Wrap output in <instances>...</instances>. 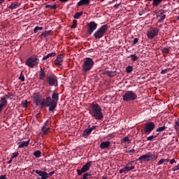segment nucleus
Here are the masks:
<instances>
[{
    "label": "nucleus",
    "instance_id": "1",
    "mask_svg": "<svg viewBox=\"0 0 179 179\" xmlns=\"http://www.w3.org/2000/svg\"><path fill=\"white\" fill-rule=\"evenodd\" d=\"M90 114L95 118V120H101L103 118V113H101V107L99 104L92 103L90 108Z\"/></svg>",
    "mask_w": 179,
    "mask_h": 179
},
{
    "label": "nucleus",
    "instance_id": "2",
    "mask_svg": "<svg viewBox=\"0 0 179 179\" xmlns=\"http://www.w3.org/2000/svg\"><path fill=\"white\" fill-rule=\"evenodd\" d=\"M158 156L156 155L147 154L144 155H141L139 158L136 160L131 161L127 164V166H131L132 163H135V162H140V163H143V162H152V160H156Z\"/></svg>",
    "mask_w": 179,
    "mask_h": 179
},
{
    "label": "nucleus",
    "instance_id": "3",
    "mask_svg": "<svg viewBox=\"0 0 179 179\" xmlns=\"http://www.w3.org/2000/svg\"><path fill=\"white\" fill-rule=\"evenodd\" d=\"M43 107H49V111H55L57 108V102L52 100L51 96H48L45 99H43L42 108Z\"/></svg>",
    "mask_w": 179,
    "mask_h": 179
},
{
    "label": "nucleus",
    "instance_id": "4",
    "mask_svg": "<svg viewBox=\"0 0 179 179\" xmlns=\"http://www.w3.org/2000/svg\"><path fill=\"white\" fill-rule=\"evenodd\" d=\"M94 66V62L93 59L90 57H86L84 63L82 65L83 72H89L92 68Z\"/></svg>",
    "mask_w": 179,
    "mask_h": 179
},
{
    "label": "nucleus",
    "instance_id": "5",
    "mask_svg": "<svg viewBox=\"0 0 179 179\" xmlns=\"http://www.w3.org/2000/svg\"><path fill=\"white\" fill-rule=\"evenodd\" d=\"M108 30V25L104 24L101 26L94 34V37H95L96 39L101 38L104 34L107 32Z\"/></svg>",
    "mask_w": 179,
    "mask_h": 179
},
{
    "label": "nucleus",
    "instance_id": "6",
    "mask_svg": "<svg viewBox=\"0 0 179 179\" xmlns=\"http://www.w3.org/2000/svg\"><path fill=\"white\" fill-rule=\"evenodd\" d=\"M138 96L133 91H127L123 95L124 101H133V100H136Z\"/></svg>",
    "mask_w": 179,
    "mask_h": 179
},
{
    "label": "nucleus",
    "instance_id": "7",
    "mask_svg": "<svg viewBox=\"0 0 179 179\" xmlns=\"http://www.w3.org/2000/svg\"><path fill=\"white\" fill-rule=\"evenodd\" d=\"M40 62V59L37 58V56L31 57L27 59L25 64L29 68H34L38 65Z\"/></svg>",
    "mask_w": 179,
    "mask_h": 179
},
{
    "label": "nucleus",
    "instance_id": "8",
    "mask_svg": "<svg viewBox=\"0 0 179 179\" xmlns=\"http://www.w3.org/2000/svg\"><path fill=\"white\" fill-rule=\"evenodd\" d=\"M92 164H93V162L92 161H90L87 162L81 168V169H77L78 176H82L83 173H86L87 171H89L90 170V167L92 166Z\"/></svg>",
    "mask_w": 179,
    "mask_h": 179
},
{
    "label": "nucleus",
    "instance_id": "9",
    "mask_svg": "<svg viewBox=\"0 0 179 179\" xmlns=\"http://www.w3.org/2000/svg\"><path fill=\"white\" fill-rule=\"evenodd\" d=\"M32 173H36V174H38L40 177H42V179H47V178H50V177L52 176L55 173V171H51L48 173L43 171L33 170Z\"/></svg>",
    "mask_w": 179,
    "mask_h": 179
},
{
    "label": "nucleus",
    "instance_id": "10",
    "mask_svg": "<svg viewBox=\"0 0 179 179\" xmlns=\"http://www.w3.org/2000/svg\"><path fill=\"white\" fill-rule=\"evenodd\" d=\"M156 124L152 122L145 123L144 134H150L155 129Z\"/></svg>",
    "mask_w": 179,
    "mask_h": 179
},
{
    "label": "nucleus",
    "instance_id": "11",
    "mask_svg": "<svg viewBox=\"0 0 179 179\" xmlns=\"http://www.w3.org/2000/svg\"><path fill=\"white\" fill-rule=\"evenodd\" d=\"M43 96L40 94V93L35 94L33 99V103L34 104H36V106H43Z\"/></svg>",
    "mask_w": 179,
    "mask_h": 179
},
{
    "label": "nucleus",
    "instance_id": "12",
    "mask_svg": "<svg viewBox=\"0 0 179 179\" xmlns=\"http://www.w3.org/2000/svg\"><path fill=\"white\" fill-rule=\"evenodd\" d=\"M159 34V28L157 27H152L147 34L148 38H154Z\"/></svg>",
    "mask_w": 179,
    "mask_h": 179
},
{
    "label": "nucleus",
    "instance_id": "13",
    "mask_svg": "<svg viewBox=\"0 0 179 179\" xmlns=\"http://www.w3.org/2000/svg\"><path fill=\"white\" fill-rule=\"evenodd\" d=\"M46 81L50 86H57L58 85V80L55 76H48Z\"/></svg>",
    "mask_w": 179,
    "mask_h": 179
},
{
    "label": "nucleus",
    "instance_id": "14",
    "mask_svg": "<svg viewBox=\"0 0 179 179\" xmlns=\"http://www.w3.org/2000/svg\"><path fill=\"white\" fill-rule=\"evenodd\" d=\"M88 27L87 34H92L96 29H97V24L94 22V21H92L87 24Z\"/></svg>",
    "mask_w": 179,
    "mask_h": 179
},
{
    "label": "nucleus",
    "instance_id": "15",
    "mask_svg": "<svg viewBox=\"0 0 179 179\" xmlns=\"http://www.w3.org/2000/svg\"><path fill=\"white\" fill-rule=\"evenodd\" d=\"M64 61V56L62 55H59L57 59L55 60V65L57 66H61L62 65V62Z\"/></svg>",
    "mask_w": 179,
    "mask_h": 179
},
{
    "label": "nucleus",
    "instance_id": "16",
    "mask_svg": "<svg viewBox=\"0 0 179 179\" xmlns=\"http://www.w3.org/2000/svg\"><path fill=\"white\" fill-rule=\"evenodd\" d=\"M105 75L109 76L110 78H114V76H117V71H110L108 70H106L104 71Z\"/></svg>",
    "mask_w": 179,
    "mask_h": 179
},
{
    "label": "nucleus",
    "instance_id": "17",
    "mask_svg": "<svg viewBox=\"0 0 179 179\" xmlns=\"http://www.w3.org/2000/svg\"><path fill=\"white\" fill-rule=\"evenodd\" d=\"M111 143L110 141H103L100 144L101 149H106V148H110Z\"/></svg>",
    "mask_w": 179,
    "mask_h": 179
},
{
    "label": "nucleus",
    "instance_id": "18",
    "mask_svg": "<svg viewBox=\"0 0 179 179\" xmlns=\"http://www.w3.org/2000/svg\"><path fill=\"white\" fill-rule=\"evenodd\" d=\"M52 100L55 101L56 104H58V101L59 100V94H58L57 92H54L52 94Z\"/></svg>",
    "mask_w": 179,
    "mask_h": 179
},
{
    "label": "nucleus",
    "instance_id": "19",
    "mask_svg": "<svg viewBox=\"0 0 179 179\" xmlns=\"http://www.w3.org/2000/svg\"><path fill=\"white\" fill-rule=\"evenodd\" d=\"M29 143H30V140H28L27 141H22L18 143V148H22L24 147L29 146Z\"/></svg>",
    "mask_w": 179,
    "mask_h": 179
},
{
    "label": "nucleus",
    "instance_id": "20",
    "mask_svg": "<svg viewBox=\"0 0 179 179\" xmlns=\"http://www.w3.org/2000/svg\"><path fill=\"white\" fill-rule=\"evenodd\" d=\"M21 5V3L19 1H15L9 6V9H16V8H19V6Z\"/></svg>",
    "mask_w": 179,
    "mask_h": 179
},
{
    "label": "nucleus",
    "instance_id": "21",
    "mask_svg": "<svg viewBox=\"0 0 179 179\" xmlns=\"http://www.w3.org/2000/svg\"><path fill=\"white\" fill-rule=\"evenodd\" d=\"M41 131L43 134V135H47V134H48L50 132V127H47V125H44Z\"/></svg>",
    "mask_w": 179,
    "mask_h": 179
},
{
    "label": "nucleus",
    "instance_id": "22",
    "mask_svg": "<svg viewBox=\"0 0 179 179\" xmlns=\"http://www.w3.org/2000/svg\"><path fill=\"white\" fill-rule=\"evenodd\" d=\"M90 3V1H80L78 3V6H86L87 5H89Z\"/></svg>",
    "mask_w": 179,
    "mask_h": 179
},
{
    "label": "nucleus",
    "instance_id": "23",
    "mask_svg": "<svg viewBox=\"0 0 179 179\" xmlns=\"http://www.w3.org/2000/svg\"><path fill=\"white\" fill-rule=\"evenodd\" d=\"M90 134H92V129H86L84 130V131L83 133V137L89 136L90 135Z\"/></svg>",
    "mask_w": 179,
    "mask_h": 179
},
{
    "label": "nucleus",
    "instance_id": "24",
    "mask_svg": "<svg viewBox=\"0 0 179 179\" xmlns=\"http://www.w3.org/2000/svg\"><path fill=\"white\" fill-rule=\"evenodd\" d=\"M40 79L43 80L44 78H45V72H44V69H41L39 71Z\"/></svg>",
    "mask_w": 179,
    "mask_h": 179
},
{
    "label": "nucleus",
    "instance_id": "25",
    "mask_svg": "<svg viewBox=\"0 0 179 179\" xmlns=\"http://www.w3.org/2000/svg\"><path fill=\"white\" fill-rule=\"evenodd\" d=\"M55 52L48 53L46 56L43 57V60L48 59V58H51L52 57H55Z\"/></svg>",
    "mask_w": 179,
    "mask_h": 179
},
{
    "label": "nucleus",
    "instance_id": "26",
    "mask_svg": "<svg viewBox=\"0 0 179 179\" xmlns=\"http://www.w3.org/2000/svg\"><path fill=\"white\" fill-rule=\"evenodd\" d=\"M7 104H8V101L5 99V98L1 97L0 100V105L4 107V106H6Z\"/></svg>",
    "mask_w": 179,
    "mask_h": 179
},
{
    "label": "nucleus",
    "instance_id": "27",
    "mask_svg": "<svg viewBox=\"0 0 179 179\" xmlns=\"http://www.w3.org/2000/svg\"><path fill=\"white\" fill-rule=\"evenodd\" d=\"M173 128L176 129V131H179V118H178L176 121H175V124L173 126Z\"/></svg>",
    "mask_w": 179,
    "mask_h": 179
},
{
    "label": "nucleus",
    "instance_id": "28",
    "mask_svg": "<svg viewBox=\"0 0 179 179\" xmlns=\"http://www.w3.org/2000/svg\"><path fill=\"white\" fill-rule=\"evenodd\" d=\"M169 163V162H170V159H161L159 162H158V166H160L161 164H163V163L166 162Z\"/></svg>",
    "mask_w": 179,
    "mask_h": 179
},
{
    "label": "nucleus",
    "instance_id": "29",
    "mask_svg": "<svg viewBox=\"0 0 179 179\" xmlns=\"http://www.w3.org/2000/svg\"><path fill=\"white\" fill-rule=\"evenodd\" d=\"M82 15H83V11L78 12L74 15L73 18L79 19Z\"/></svg>",
    "mask_w": 179,
    "mask_h": 179
},
{
    "label": "nucleus",
    "instance_id": "30",
    "mask_svg": "<svg viewBox=\"0 0 179 179\" xmlns=\"http://www.w3.org/2000/svg\"><path fill=\"white\" fill-rule=\"evenodd\" d=\"M124 169V172L126 173V171H131V170H134L135 169L134 166H124L123 167Z\"/></svg>",
    "mask_w": 179,
    "mask_h": 179
},
{
    "label": "nucleus",
    "instance_id": "31",
    "mask_svg": "<svg viewBox=\"0 0 179 179\" xmlns=\"http://www.w3.org/2000/svg\"><path fill=\"white\" fill-rule=\"evenodd\" d=\"M45 37H48V31H45L40 36V38H45Z\"/></svg>",
    "mask_w": 179,
    "mask_h": 179
},
{
    "label": "nucleus",
    "instance_id": "32",
    "mask_svg": "<svg viewBox=\"0 0 179 179\" xmlns=\"http://www.w3.org/2000/svg\"><path fill=\"white\" fill-rule=\"evenodd\" d=\"M45 8H49V9H57V4H55V5H50V4H47L45 6Z\"/></svg>",
    "mask_w": 179,
    "mask_h": 179
},
{
    "label": "nucleus",
    "instance_id": "33",
    "mask_svg": "<svg viewBox=\"0 0 179 179\" xmlns=\"http://www.w3.org/2000/svg\"><path fill=\"white\" fill-rule=\"evenodd\" d=\"M90 178H92V174L89 173H85L83 176V179H90Z\"/></svg>",
    "mask_w": 179,
    "mask_h": 179
},
{
    "label": "nucleus",
    "instance_id": "34",
    "mask_svg": "<svg viewBox=\"0 0 179 179\" xmlns=\"http://www.w3.org/2000/svg\"><path fill=\"white\" fill-rule=\"evenodd\" d=\"M129 58H131L132 61H138L139 59V57L136 55H131Z\"/></svg>",
    "mask_w": 179,
    "mask_h": 179
},
{
    "label": "nucleus",
    "instance_id": "35",
    "mask_svg": "<svg viewBox=\"0 0 179 179\" xmlns=\"http://www.w3.org/2000/svg\"><path fill=\"white\" fill-rule=\"evenodd\" d=\"M34 156L35 157H41V151L40 150H36L34 152Z\"/></svg>",
    "mask_w": 179,
    "mask_h": 179
},
{
    "label": "nucleus",
    "instance_id": "36",
    "mask_svg": "<svg viewBox=\"0 0 179 179\" xmlns=\"http://www.w3.org/2000/svg\"><path fill=\"white\" fill-rule=\"evenodd\" d=\"M166 128L167 127H166V126L159 127L156 129V132H163V131H165Z\"/></svg>",
    "mask_w": 179,
    "mask_h": 179
},
{
    "label": "nucleus",
    "instance_id": "37",
    "mask_svg": "<svg viewBox=\"0 0 179 179\" xmlns=\"http://www.w3.org/2000/svg\"><path fill=\"white\" fill-rule=\"evenodd\" d=\"M132 71H134V67L132 66H129L126 69V72L127 73H131V72H132Z\"/></svg>",
    "mask_w": 179,
    "mask_h": 179
},
{
    "label": "nucleus",
    "instance_id": "38",
    "mask_svg": "<svg viewBox=\"0 0 179 179\" xmlns=\"http://www.w3.org/2000/svg\"><path fill=\"white\" fill-rule=\"evenodd\" d=\"M76 26H78V21L76 20H73V24L71 26V29H76Z\"/></svg>",
    "mask_w": 179,
    "mask_h": 179
},
{
    "label": "nucleus",
    "instance_id": "39",
    "mask_svg": "<svg viewBox=\"0 0 179 179\" xmlns=\"http://www.w3.org/2000/svg\"><path fill=\"white\" fill-rule=\"evenodd\" d=\"M3 98L5 99V100H6V99H10L12 100V99H13V95L8 93V94L5 95Z\"/></svg>",
    "mask_w": 179,
    "mask_h": 179
},
{
    "label": "nucleus",
    "instance_id": "40",
    "mask_svg": "<svg viewBox=\"0 0 179 179\" xmlns=\"http://www.w3.org/2000/svg\"><path fill=\"white\" fill-rule=\"evenodd\" d=\"M166 19V15H163L160 17V19L158 20L159 23H163L164 20Z\"/></svg>",
    "mask_w": 179,
    "mask_h": 179
},
{
    "label": "nucleus",
    "instance_id": "41",
    "mask_svg": "<svg viewBox=\"0 0 179 179\" xmlns=\"http://www.w3.org/2000/svg\"><path fill=\"white\" fill-rule=\"evenodd\" d=\"M38 30H43V27H36L34 29V33H37V31H38Z\"/></svg>",
    "mask_w": 179,
    "mask_h": 179
},
{
    "label": "nucleus",
    "instance_id": "42",
    "mask_svg": "<svg viewBox=\"0 0 179 179\" xmlns=\"http://www.w3.org/2000/svg\"><path fill=\"white\" fill-rule=\"evenodd\" d=\"M155 138H157V135H152L147 138V141H153Z\"/></svg>",
    "mask_w": 179,
    "mask_h": 179
},
{
    "label": "nucleus",
    "instance_id": "43",
    "mask_svg": "<svg viewBox=\"0 0 179 179\" xmlns=\"http://www.w3.org/2000/svg\"><path fill=\"white\" fill-rule=\"evenodd\" d=\"M169 72H170V69H166L164 70H162L161 71V73H162V75H164L166 73H169Z\"/></svg>",
    "mask_w": 179,
    "mask_h": 179
},
{
    "label": "nucleus",
    "instance_id": "44",
    "mask_svg": "<svg viewBox=\"0 0 179 179\" xmlns=\"http://www.w3.org/2000/svg\"><path fill=\"white\" fill-rule=\"evenodd\" d=\"M160 1H153L152 5L154 6H159L160 5Z\"/></svg>",
    "mask_w": 179,
    "mask_h": 179
},
{
    "label": "nucleus",
    "instance_id": "45",
    "mask_svg": "<svg viewBox=\"0 0 179 179\" xmlns=\"http://www.w3.org/2000/svg\"><path fill=\"white\" fill-rule=\"evenodd\" d=\"M169 52H170V49L167 48H164L162 49V52H164L165 54H169Z\"/></svg>",
    "mask_w": 179,
    "mask_h": 179
},
{
    "label": "nucleus",
    "instance_id": "46",
    "mask_svg": "<svg viewBox=\"0 0 179 179\" xmlns=\"http://www.w3.org/2000/svg\"><path fill=\"white\" fill-rule=\"evenodd\" d=\"M17 156H19L18 152H13V156L11 157V159H15V158L17 157Z\"/></svg>",
    "mask_w": 179,
    "mask_h": 179
},
{
    "label": "nucleus",
    "instance_id": "47",
    "mask_svg": "<svg viewBox=\"0 0 179 179\" xmlns=\"http://www.w3.org/2000/svg\"><path fill=\"white\" fill-rule=\"evenodd\" d=\"M20 80H21V82H24V76H23L22 73L20 74V77H19Z\"/></svg>",
    "mask_w": 179,
    "mask_h": 179
},
{
    "label": "nucleus",
    "instance_id": "48",
    "mask_svg": "<svg viewBox=\"0 0 179 179\" xmlns=\"http://www.w3.org/2000/svg\"><path fill=\"white\" fill-rule=\"evenodd\" d=\"M177 170H179V164L172 169V171H177Z\"/></svg>",
    "mask_w": 179,
    "mask_h": 179
},
{
    "label": "nucleus",
    "instance_id": "49",
    "mask_svg": "<svg viewBox=\"0 0 179 179\" xmlns=\"http://www.w3.org/2000/svg\"><path fill=\"white\" fill-rule=\"evenodd\" d=\"M139 41V39L138 38H135L133 41V45H135V44H137V43Z\"/></svg>",
    "mask_w": 179,
    "mask_h": 179
},
{
    "label": "nucleus",
    "instance_id": "50",
    "mask_svg": "<svg viewBox=\"0 0 179 179\" xmlns=\"http://www.w3.org/2000/svg\"><path fill=\"white\" fill-rule=\"evenodd\" d=\"M123 142H129V138L128 136L127 137H124L123 139H122Z\"/></svg>",
    "mask_w": 179,
    "mask_h": 179
},
{
    "label": "nucleus",
    "instance_id": "51",
    "mask_svg": "<svg viewBox=\"0 0 179 179\" xmlns=\"http://www.w3.org/2000/svg\"><path fill=\"white\" fill-rule=\"evenodd\" d=\"M169 163H170V164H173V163H176V159H172L169 160Z\"/></svg>",
    "mask_w": 179,
    "mask_h": 179
},
{
    "label": "nucleus",
    "instance_id": "52",
    "mask_svg": "<svg viewBox=\"0 0 179 179\" xmlns=\"http://www.w3.org/2000/svg\"><path fill=\"white\" fill-rule=\"evenodd\" d=\"M120 174H122V173H125V169L124 168L121 169L119 171Z\"/></svg>",
    "mask_w": 179,
    "mask_h": 179
},
{
    "label": "nucleus",
    "instance_id": "53",
    "mask_svg": "<svg viewBox=\"0 0 179 179\" xmlns=\"http://www.w3.org/2000/svg\"><path fill=\"white\" fill-rule=\"evenodd\" d=\"M135 152V149H131V150H130L126 151V153H132V152Z\"/></svg>",
    "mask_w": 179,
    "mask_h": 179
},
{
    "label": "nucleus",
    "instance_id": "54",
    "mask_svg": "<svg viewBox=\"0 0 179 179\" xmlns=\"http://www.w3.org/2000/svg\"><path fill=\"white\" fill-rule=\"evenodd\" d=\"M23 107H24V108H27V101H24V103H23Z\"/></svg>",
    "mask_w": 179,
    "mask_h": 179
},
{
    "label": "nucleus",
    "instance_id": "55",
    "mask_svg": "<svg viewBox=\"0 0 179 179\" xmlns=\"http://www.w3.org/2000/svg\"><path fill=\"white\" fill-rule=\"evenodd\" d=\"M0 179H6V175H2L0 176Z\"/></svg>",
    "mask_w": 179,
    "mask_h": 179
},
{
    "label": "nucleus",
    "instance_id": "56",
    "mask_svg": "<svg viewBox=\"0 0 179 179\" xmlns=\"http://www.w3.org/2000/svg\"><path fill=\"white\" fill-rule=\"evenodd\" d=\"M121 4L120 3H117V4H115L114 5V8H115L117 9V8H118L119 6H120Z\"/></svg>",
    "mask_w": 179,
    "mask_h": 179
},
{
    "label": "nucleus",
    "instance_id": "57",
    "mask_svg": "<svg viewBox=\"0 0 179 179\" xmlns=\"http://www.w3.org/2000/svg\"><path fill=\"white\" fill-rule=\"evenodd\" d=\"M96 129V126H93L92 127L90 128V129H91V132L94 131V129Z\"/></svg>",
    "mask_w": 179,
    "mask_h": 179
},
{
    "label": "nucleus",
    "instance_id": "58",
    "mask_svg": "<svg viewBox=\"0 0 179 179\" xmlns=\"http://www.w3.org/2000/svg\"><path fill=\"white\" fill-rule=\"evenodd\" d=\"M12 160H13V159L10 158V159L8 162V164H10V163H12Z\"/></svg>",
    "mask_w": 179,
    "mask_h": 179
},
{
    "label": "nucleus",
    "instance_id": "59",
    "mask_svg": "<svg viewBox=\"0 0 179 179\" xmlns=\"http://www.w3.org/2000/svg\"><path fill=\"white\" fill-rule=\"evenodd\" d=\"M2 108H3V106L2 105H0V113L2 112Z\"/></svg>",
    "mask_w": 179,
    "mask_h": 179
},
{
    "label": "nucleus",
    "instance_id": "60",
    "mask_svg": "<svg viewBox=\"0 0 179 179\" xmlns=\"http://www.w3.org/2000/svg\"><path fill=\"white\" fill-rule=\"evenodd\" d=\"M102 179H107V176H103Z\"/></svg>",
    "mask_w": 179,
    "mask_h": 179
},
{
    "label": "nucleus",
    "instance_id": "61",
    "mask_svg": "<svg viewBox=\"0 0 179 179\" xmlns=\"http://www.w3.org/2000/svg\"><path fill=\"white\" fill-rule=\"evenodd\" d=\"M36 179H43V176H41V178L38 177Z\"/></svg>",
    "mask_w": 179,
    "mask_h": 179
},
{
    "label": "nucleus",
    "instance_id": "62",
    "mask_svg": "<svg viewBox=\"0 0 179 179\" xmlns=\"http://www.w3.org/2000/svg\"><path fill=\"white\" fill-rule=\"evenodd\" d=\"M3 2V1H0V5H2Z\"/></svg>",
    "mask_w": 179,
    "mask_h": 179
},
{
    "label": "nucleus",
    "instance_id": "63",
    "mask_svg": "<svg viewBox=\"0 0 179 179\" xmlns=\"http://www.w3.org/2000/svg\"><path fill=\"white\" fill-rule=\"evenodd\" d=\"M139 16H142V13H139Z\"/></svg>",
    "mask_w": 179,
    "mask_h": 179
},
{
    "label": "nucleus",
    "instance_id": "64",
    "mask_svg": "<svg viewBox=\"0 0 179 179\" xmlns=\"http://www.w3.org/2000/svg\"><path fill=\"white\" fill-rule=\"evenodd\" d=\"M48 35L50 34V33H51V31H48Z\"/></svg>",
    "mask_w": 179,
    "mask_h": 179
}]
</instances>
